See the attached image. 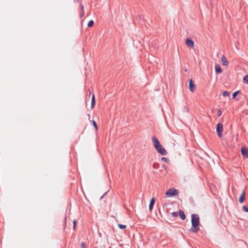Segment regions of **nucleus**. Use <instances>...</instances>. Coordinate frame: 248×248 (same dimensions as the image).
I'll use <instances>...</instances> for the list:
<instances>
[{
  "instance_id": "20e7f679",
  "label": "nucleus",
  "mask_w": 248,
  "mask_h": 248,
  "mask_svg": "<svg viewBox=\"0 0 248 248\" xmlns=\"http://www.w3.org/2000/svg\"><path fill=\"white\" fill-rule=\"evenodd\" d=\"M157 153L162 155H166L167 154L166 150L163 147L162 145L155 148Z\"/></svg>"
},
{
  "instance_id": "aec40b11",
  "label": "nucleus",
  "mask_w": 248,
  "mask_h": 248,
  "mask_svg": "<svg viewBox=\"0 0 248 248\" xmlns=\"http://www.w3.org/2000/svg\"><path fill=\"white\" fill-rule=\"evenodd\" d=\"M118 227L120 229H125L126 228V226L125 225L119 224H118Z\"/></svg>"
},
{
  "instance_id": "412c9836",
  "label": "nucleus",
  "mask_w": 248,
  "mask_h": 248,
  "mask_svg": "<svg viewBox=\"0 0 248 248\" xmlns=\"http://www.w3.org/2000/svg\"><path fill=\"white\" fill-rule=\"evenodd\" d=\"M242 209L244 212L248 213V207L247 206L244 205L242 207Z\"/></svg>"
},
{
  "instance_id": "9d476101",
  "label": "nucleus",
  "mask_w": 248,
  "mask_h": 248,
  "mask_svg": "<svg viewBox=\"0 0 248 248\" xmlns=\"http://www.w3.org/2000/svg\"><path fill=\"white\" fill-rule=\"evenodd\" d=\"M178 215L182 220H184L186 219V216L185 212L183 210H180L178 213Z\"/></svg>"
},
{
  "instance_id": "f03ea898",
  "label": "nucleus",
  "mask_w": 248,
  "mask_h": 248,
  "mask_svg": "<svg viewBox=\"0 0 248 248\" xmlns=\"http://www.w3.org/2000/svg\"><path fill=\"white\" fill-rule=\"evenodd\" d=\"M165 194L167 197H172L178 195L179 194V191L178 190L174 188H171L167 190Z\"/></svg>"
},
{
  "instance_id": "f257e3e1",
  "label": "nucleus",
  "mask_w": 248,
  "mask_h": 248,
  "mask_svg": "<svg viewBox=\"0 0 248 248\" xmlns=\"http://www.w3.org/2000/svg\"><path fill=\"white\" fill-rule=\"evenodd\" d=\"M200 217L197 214L191 215V227L189 232L192 233H197L200 230Z\"/></svg>"
},
{
  "instance_id": "b1692460",
  "label": "nucleus",
  "mask_w": 248,
  "mask_h": 248,
  "mask_svg": "<svg viewBox=\"0 0 248 248\" xmlns=\"http://www.w3.org/2000/svg\"><path fill=\"white\" fill-rule=\"evenodd\" d=\"M93 126H94V127L95 128V129L96 130H97V125L96 122L94 120L93 121Z\"/></svg>"
},
{
  "instance_id": "393cba45",
  "label": "nucleus",
  "mask_w": 248,
  "mask_h": 248,
  "mask_svg": "<svg viewBox=\"0 0 248 248\" xmlns=\"http://www.w3.org/2000/svg\"><path fill=\"white\" fill-rule=\"evenodd\" d=\"M81 248H86V244H85V242H81Z\"/></svg>"
},
{
  "instance_id": "4be33fe9",
  "label": "nucleus",
  "mask_w": 248,
  "mask_h": 248,
  "mask_svg": "<svg viewBox=\"0 0 248 248\" xmlns=\"http://www.w3.org/2000/svg\"><path fill=\"white\" fill-rule=\"evenodd\" d=\"M159 164L155 163L153 164V168L155 169H157L159 168Z\"/></svg>"
},
{
  "instance_id": "423d86ee",
  "label": "nucleus",
  "mask_w": 248,
  "mask_h": 248,
  "mask_svg": "<svg viewBox=\"0 0 248 248\" xmlns=\"http://www.w3.org/2000/svg\"><path fill=\"white\" fill-rule=\"evenodd\" d=\"M189 88L191 92H193L196 88V85L194 84L193 80L190 79L189 80Z\"/></svg>"
},
{
  "instance_id": "1a4fd4ad",
  "label": "nucleus",
  "mask_w": 248,
  "mask_h": 248,
  "mask_svg": "<svg viewBox=\"0 0 248 248\" xmlns=\"http://www.w3.org/2000/svg\"><path fill=\"white\" fill-rule=\"evenodd\" d=\"M155 198H152L151 199L150 202L149 206V210L150 211L152 210L154 205L155 203Z\"/></svg>"
},
{
  "instance_id": "473e14b6",
  "label": "nucleus",
  "mask_w": 248,
  "mask_h": 248,
  "mask_svg": "<svg viewBox=\"0 0 248 248\" xmlns=\"http://www.w3.org/2000/svg\"><path fill=\"white\" fill-rule=\"evenodd\" d=\"M162 168H164V169H166V166L165 165H163L162 166Z\"/></svg>"
},
{
  "instance_id": "2eb2a0df",
  "label": "nucleus",
  "mask_w": 248,
  "mask_h": 248,
  "mask_svg": "<svg viewBox=\"0 0 248 248\" xmlns=\"http://www.w3.org/2000/svg\"><path fill=\"white\" fill-rule=\"evenodd\" d=\"M240 93V91H236L234 92V93H233L232 94V99H235V97H236V96L238 94H239Z\"/></svg>"
},
{
  "instance_id": "f8f14e48",
  "label": "nucleus",
  "mask_w": 248,
  "mask_h": 248,
  "mask_svg": "<svg viewBox=\"0 0 248 248\" xmlns=\"http://www.w3.org/2000/svg\"><path fill=\"white\" fill-rule=\"evenodd\" d=\"M221 62L224 66H227L228 65V62L224 56H223L221 58Z\"/></svg>"
},
{
  "instance_id": "2f4dec72",
  "label": "nucleus",
  "mask_w": 248,
  "mask_h": 248,
  "mask_svg": "<svg viewBox=\"0 0 248 248\" xmlns=\"http://www.w3.org/2000/svg\"><path fill=\"white\" fill-rule=\"evenodd\" d=\"M139 18H140V19H142L143 18V16H139Z\"/></svg>"
},
{
  "instance_id": "6ab92c4d",
  "label": "nucleus",
  "mask_w": 248,
  "mask_h": 248,
  "mask_svg": "<svg viewBox=\"0 0 248 248\" xmlns=\"http://www.w3.org/2000/svg\"><path fill=\"white\" fill-rule=\"evenodd\" d=\"M161 160L163 161H164L167 163H168L169 162V159L168 158H167V157H162L161 158Z\"/></svg>"
},
{
  "instance_id": "a211bd4d",
  "label": "nucleus",
  "mask_w": 248,
  "mask_h": 248,
  "mask_svg": "<svg viewBox=\"0 0 248 248\" xmlns=\"http://www.w3.org/2000/svg\"><path fill=\"white\" fill-rule=\"evenodd\" d=\"M230 94V93L228 91H224L223 93H222V95L224 96V97H226V96H229Z\"/></svg>"
},
{
  "instance_id": "f3484780",
  "label": "nucleus",
  "mask_w": 248,
  "mask_h": 248,
  "mask_svg": "<svg viewBox=\"0 0 248 248\" xmlns=\"http://www.w3.org/2000/svg\"><path fill=\"white\" fill-rule=\"evenodd\" d=\"M94 25V21L93 20H90L88 23V27H92Z\"/></svg>"
},
{
  "instance_id": "7c9ffc66",
  "label": "nucleus",
  "mask_w": 248,
  "mask_h": 248,
  "mask_svg": "<svg viewBox=\"0 0 248 248\" xmlns=\"http://www.w3.org/2000/svg\"><path fill=\"white\" fill-rule=\"evenodd\" d=\"M74 0V2H76V3L78 2V1H79V0Z\"/></svg>"
},
{
  "instance_id": "a878e982",
  "label": "nucleus",
  "mask_w": 248,
  "mask_h": 248,
  "mask_svg": "<svg viewBox=\"0 0 248 248\" xmlns=\"http://www.w3.org/2000/svg\"><path fill=\"white\" fill-rule=\"evenodd\" d=\"M73 223V229L75 230V228H76V224H77L76 220H74Z\"/></svg>"
},
{
  "instance_id": "39448f33",
  "label": "nucleus",
  "mask_w": 248,
  "mask_h": 248,
  "mask_svg": "<svg viewBox=\"0 0 248 248\" xmlns=\"http://www.w3.org/2000/svg\"><path fill=\"white\" fill-rule=\"evenodd\" d=\"M186 45L191 48H193L194 46V41L190 38H187L185 42Z\"/></svg>"
},
{
  "instance_id": "ddd939ff",
  "label": "nucleus",
  "mask_w": 248,
  "mask_h": 248,
  "mask_svg": "<svg viewBox=\"0 0 248 248\" xmlns=\"http://www.w3.org/2000/svg\"><path fill=\"white\" fill-rule=\"evenodd\" d=\"M215 71L217 74H219L222 72V70L220 65L217 64L215 65Z\"/></svg>"
},
{
  "instance_id": "4468645a",
  "label": "nucleus",
  "mask_w": 248,
  "mask_h": 248,
  "mask_svg": "<svg viewBox=\"0 0 248 248\" xmlns=\"http://www.w3.org/2000/svg\"><path fill=\"white\" fill-rule=\"evenodd\" d=\"M95 104V99L94 94H93L91 100V108L92 109Z\"/></svg>"
},
{
  "instance_id": "c756f323",
  "label": "nucleus",
  "mask_w": 248,
  "mask_h": 248,
  "mask_svg": "<svg viewBox=\"0 0 248 248\" xmlns=\"http://www.w3.org/2000/svg\"><path fill=\"white\" fill-rule=\"evenodd\" d=\"M83 16V13H81V14H80V17H82Z\"/></svg>"
},
{
  "instance_id": "bb28decb",
  "label": "nucleus",
  "mask_w": 248,
  "mask_h": 248,
  "mask_svg": "<svg viewBox=\"0 0 248 248\" xmlns=\"http://www.w3.org/2000/svg\"><path fill=\"white\" fill-rule=\"evenodd\" d=\"M222 114V111L220 109L217 110V115L218 116H220Z\"/></svg>"
},
{
  "instance_id": "0eeeda50",
  "label": "nucleus",
  "mask_w": 248,
  "mask_h": 248,
  "mask_svg": "<svg viewBox=\"0 0 248 248\" xmlns=\"http://www.w3.org/2000/svg\"><path fill=\"white\" fill-rule=\"evenodd\" d=\"M152 141L155 148L161 145L157 138L155 136L152 137Z\"/></svg>"
},
{
  "instance_id": "9b49d317",
  "label": "nucleus",
  "mask_w": 248,
  "mask_h": 248,
  "mask_svg": "<svg viewBox=\"0 0 248 248\" xmlns=\"http://www.w3.org/2000/svg\"><path fill=\"white\" fill-rule=\"evenodd\" d=\"M245 199V192H244V191H243L242 194H241V195L240 196V197L239 198V202L240 203H242L244 202Z\"/></svg>"
},
{
  "instance_id": "7ed1b4c3",
  "label": "nucleus",
  "mask_w": 248,
  "mask_h": 248,
  "mask_svg": "<svg viewBox=\"0 0 248 248\" xmlns=\"http://www.w3.org/2000/svg\"><path fill=\"white\" fill-rule=\"evenodd\" d=\"M217 133L219 138L222 136L223 124L221 123H218L216 126Z\"/></svg>"
},
{
  "instance_id": "c85d7f7f",
  "label": "nucleus",
  "mask_w": 248,
  "mask_h": 248,
  "mask_svg": "<svg viewBox=\"0 0 248 248\" xmlns=\"http://www.w3.org/2000/svg\"><path fill=\"white\" fill-rule=\"evenodd\" d=\"M107 192H105V193H104V194H103V195L100 197V200L102 199H103V198L104 197V196L105 195H106V194H107Z\"/></svg>"
},
{
  "instance_id": "6e6552de",
  "label": "nucleus",
  "mask_w": 248,
  "mask_h": 248,
  "mask_svg": "<svg viewBox=\"0 0 248 248\" xmlns=\"http://www.w3.org/2000/svg\"><path fill=\"white\" fill-rule=\"evenodd\" d=\"M242 155L245 157H248V149L246 147H242L241 150Z\"/></svg>"
},
{
  "instance_id": "5701e85b",
  "label": "nucleus",
  "mask_w": 248,
  "mask_h": 248,
  "mask_svg": "<svg viewBox=\"0 0 248 248\" xmlns=\"http://www.w3.org/2000/svg\"><path fill=\"white\" fill-rule=\"evenodd\" d=\"M178 216V212H174L172 213V217H177Z\"/></svg>"
},
{
  "instance_id": "dca6fc26",
  "label": "nucleus",
  "mask_w": 248,
  "mask_h": 248,
  "mask_svg": "<svg viewBox=\"0 0 248 248\" xmlns=\"http://www.w3.org/2000/svg\"><path fill=\"white\" fill-rule=\"evenodd\" d=\"M243 81L244 83L248 84V75L243 77Z\"/></svg>"
},
{
  "instance_id": "cd10ccee",
  "label": "nucleus",
  "mask_w": 248,
  "mask_h": 248,
  "mask_svg": "<svg viewBox=\"0 0 248 248\" xmlns=\"http://www.w3.org/2000/svg\"><path fill=\"white\" fill-rule=\"evenodd\" d=\"M80 7H81V11L83 12V9H84V6H83V4L80 3Z\"/></svg>"
}]
</instances>
